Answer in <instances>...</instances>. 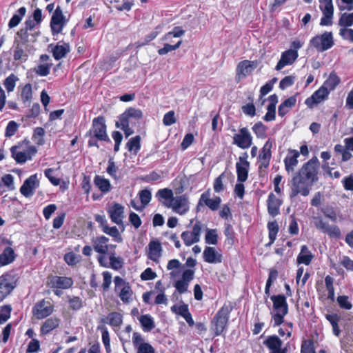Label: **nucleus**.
<instances>
[{
  "mask_svg": "<svg viewBox=\"0 0 353 353\" xmlns=\"http://www.w3.org/2000/svg\"><path fill=\"white\" fill-rule=\"evenodd\" d=\"M300 156L299 151L290 150L284 159L285 170L290 173L294 172L295 167L298 164V158Z\"/></svg>",
  "mask_w": 353,
  "mask_h": 353,
  "instance_id": "28",
  "label": "nucleus"
},
{
  "mask_svg": "<svg viewBox=\"0 0 353 353\" xmlns=\"http://www.w3.org/2000/svg\"><path fill=\"white\" fill-rule=\"evenodd\" d=\"M130 123L127 121L119 120L116 122L117 128H121L125 133L126 137H128L134 133V130L130 127Z\"/></svg>",
  "mask_w": 353,
  "mask_h": 353,
  "instance_id": "61",
  "label": "nucleus"
},
{
  "mask_svg": "<svg viewBox=\"0 0 353 353\" xmlns=\"http://www.w3.org/2000/svg\"><path fill=\"white\" fill-rule=\"evenodd\" d=\"M156 196L161 202H162V199L165 200L163 202H169L171 201L172 199L175 197L173 195L172 190L169 188H163L159 190L156 194Z\"/></svg>",
  "mask_w": 353,
  "mask_h": 353,
  "instance_id": "46",
  "label": "nucleus"
},
{
  "mask_svg": "<svg viewBox=\"0 0 353 353\" xmlns=\"http://www.w3.org/2000/svg\"><path fill=\"white\" fill-rule=\"evenodd\" d=\"M252 129L257 138L264 139L266 137L268 128L262 122L256 123Z\"/></svg>",
  "mask_w": 353,
  "mask_h": 353,
  "instance_id": "49",
  "label": "nucleus"
},
{
  "mask_svg": "<svg viewBox=\"0 0 353 353\" xmlns=\"http://www.w3.org/2000/svg\"><path fill=\"white\" fill-rule=\"evenodd\" d=\"M11 307L10 305H4L1 307L0 311V325L4 323L10 317Z\"/></svg>",
  "mask_w": 353,
  "mask_h": 353,
  "instance_id": "62",
  "label": "nucleus"
},
{
  "mask_svg": "<svg viewBox=\"0 0 353 353\" xmlns=\"http://www.w3.org/2000/svg\"><path fill=\"white\" fill-rule=\"evenodd\" d=\"M32 312L36 319H43L52 314L54 306L50 302L42 299L35 303Z\"/></svg>",
  "mask_w": 353,
  "mask_h": 353,
  "instance_id": "12",
  "label": "nucleus"
},
{
  "mask_svg": "<svg viewBox=\"0 0 353 353\" xmlns=\"http://www.w3.org/2000/svg\"><path fill=\"white\" fill-rule=\"evenodd\" d=\"M256 61L243 60L240 61L236 69V79L241 81L250 75L257 67Z\"/></svg>",
  "mask_w": 353,
  "mask_h": 353,
  "instance_id": "16",
  "label": "nucleus"
},
{
  "mask_svg": "<svg viewBox=\"0 0 353 353\" xmlns=\"http://www.w3.org/2000/svg\"><path fill=\"white\" fill-rule=\"evenodd\" d=\"M32 98V88L30 83L26 84L21 89V99L25 105H29Z\"/></svg>",
  "mask_w": 353,
  "mask_h": 353,
  "instance_id": "43",
  "label": "nucleus"
},
{
  "mask_svg": "<svg viewBox=\"0 0 353 353\" xmlns=\"http://www.w3.org/2000/svg\"><path fill=\"white\" fill-rule=\"evenodd\" d=\"M39 186V181L37 174H34L25 180L23 184L20 188V192L26 197L32 196L34 191Z\"/></svg>",
  "mask_w": 353,
  "mask_h": 353,
  "instance_id": "19",
  "label": "nucleus"
},
{
  "mask_svg": "<svg viewBox=\"0 0 353 353\" xmlns=\"http://www.w3.org/2000/svg\"><path fill=\"white\" fill-rule=\"evenodd\" d=\"M314 226L322 232L327 234L330 238L339 239L341 236L340 228L336 225H330L327 221H325L321 216L313 217Z\"/></svg>",
  "mask_w": 353,
  "mask_h": 353,
  "instance_id": "8",
  "label": "nucleus"
},
{
  "mask_svg": "<svg viewBox=\"0 0 353 353\" xmlns=\"http://www.w3.org/2000/svg\"><path fill=\"white\" fill-rule=\"evenodd\" d=\"M319 166V160L314 157L304 163L294 175L314 184L318 181Z\"/></svg>",
  "mask_w": 353,
  "mask_h": 353,
  "instance_id": "3",
  "label": "nucleus"
},
{
  "mask_svg": "<svg viewBox=\"0 0 353 353\" xmlns=\"http://www.w3.org/2000/svg\"><path fill=\"white\" fill-rule=\"evenodd\" d=\"M115 291L121 300L124 303H129L132 300L133 292L129 283L126 282L121 277L117 276L114 279Z\"/></svg>",
  "mask_w": 353,
  "mask_h": 353,
  "instance_id": "7",
  "label": "nucleus"
},
{
  "mask_svg": "<svg viewBox=\"0 0 353 353\" xmlns=\"http://www.w3.org/2000/svg\"><path fill=\"white\" fill-rule=\"evenodd\" d=\"M94 183L102 193H107L111 189L110 181L100 175H96L94 176Z\"/></svg>",
  "mask_w": 353,
  "mask_h": 353,
  "instance_id": "37",
  "label": "nucleus"
},
{
  "mask_svg": "<svg viewBox=\"0 0 353 353\" xmlns=\"http://www.w3.org/2000/svg\"><path fill=\"white\" fill-rule=\"evenodd\" d=\"M52 63L39 64L34 68V71L40 77H46L49 74Z\"/></svg>",
  "mask_w": 353,
  "mask_h": 353,
  "instance_id": "55",
  "label": "nucleus"
},
{
  "mask_svg": "<svg viewBox=\"0 0 353 353\" xmlns=\"http://www.w3.org/2000/svg\"><path fill=\"white\" fill-rule=\"evenodd\" d=\"M273 303L274 312L272 313L273 326H279L283 322L284 316L288 312L286 298L283 294L272 295L270 297Z\"/></svg>",
  "mask_w": 353,
  "mask_h": 353,
  "instance_id": "2",
  "label": "nucleus"
},
{
  "mask_svg": "<svg viewBox=\"0 0 353 353\" xmlns=\"http://www.w3.org/2000/svg\"><path fill=\"white\" fill-rule=\"evenodd\" d=\"M249 100L251 103H249L242 107L243 112L248 116L254 117L256 114V108L253 103V98L249 97Z\"/></svg>",
  "mask_w": 353,
  "mask_h": 353,
  "instance_id": "63",
  "label": "nucleus"
},
{
  "mask_svg": "<svg viewBox=\"0 0 353 353\" xmlns=\"http://www.w3.org/2000/svg\"><path fill=\"white\" fill-rule=\"evenodd\" d=\"M232 143L241 149H248L252 145V136L249 130L244 127L239 130L232 138Z\"/></svg>",
  "mask_w": 353,
  "mask_h": 353,
  "instance_id": "10",
  "label": "nucleus"
},
{
  "mask_svg": "<svg viewBox=\"0 0 353 353\" xmlns=\"http://www.w3.org/2000/svg\"><path fill=\"white\" fill-rule=\"evenodd\" d=\"M70 52V46L68 43L57 44L52 50V54L56 60H59L66 56Z\"/></svg>",
  "mask_w": 353,
  "mask_h": 353,
  "instance_id": "38",
  "label": "nucleus"
},
{
  "mask_svg": "<svg viewBox=\"0 0 353 353\" xmlns=\"http://www.w3.org/2000/svg\"><path fill=\"white\" fill-rule=\"evenodd\" d=\"M263 343L270 350V353L278 352L283 345V341L275 334L268 336Z\"/></svg>",
  "mask_w": 353,
  "mask_h": 353,
  "instance_id": "29",
  "label": "nucleus"
},
{
  "mask_svg": "<svg viewBox=\"0 0 353 353\" xmlns=\"http://www.w3.org/2000/svg\"><path fill=\"white\" fill-rule=\"evenodd\" d=\"M296 103V96H292L283 101L279 106V116L283 117L290 111V110L295 105Z\"/></svg>",
  "mask_w": 353,
  "mask_h": 353,
  "instance_id": "33",
  "label": "nucleus"
},
{
  "mask_svg": "<svg viewBox=\"0 0 353 353\" xmlns=\"http://www.w3.org/2000/svg\"><path fill=\"white\" fill-rule=\"evenodd\" d=\"M314 256L309 250L307 245H303L301 248V251L297 256L296 262L299 264H304L305 265H309Z\"/></svg>",
  "mask_w": 353,
  "mask_h": 353,
  "instance_id": "31",
  "label": "nucleus"
},
{
  "mask_svg": "<svg viewBox=\"0 0 353 353\" xmlns=\"http://www.w3.org/2000/svg\"><path fill=\"white\" fill-rule=\"evenodd\" d=\"M13 57L15 61L25 62L28 59V54L24 52L21 46L17 44L14 50Z\"/></svg>",
  "mask_w": 353,
  "mask_h": 353,
  "instance_id": "56",
  "label": "nucleus"
},
{
  "mask_svg": "<svg viewBox=\"0 0 353 353\" xmlns=\"http://www.w3.org/2000/svg\"><path fill=\"white\" fill-rule=\"evenodd\" d=\"M66 19L59 6L55 9L50 20V28L52 35L61 33L66 24Z\"/></svg>",
  "mask_w": 353,
  "mask_h": 353,
  "instance_id": "13",
  "label": "nucleus"
},
{
  "mask_svg": "<svg viewBox=\"0 0 353 353\" xmlns=\"http://www.w3.org/2000/svg\"><path fill=\"white\" fill-rule=\"evenodd\" d=\"M109 261L110 267L115 270L121 269L123 265V259L120 256H117L114 252L109 253Z\"/></svg>",
  "mask_w": 353,
  "mask_h": 353,
  "instance_id": "47",
  "label": "nucleus"
},
{
  "mask_svg": "<svg viewBox=\"0 0 353 353\" xmlns=\"http://www.w3.org/2000/svg\"><path fill=\"white\" fill-rule=\"evenodd\" d=\"M221 203V199L219 196L211 198V190L208 189L201 195L199 201V205H206L210 210L216 211L219 209Z\"/></svg>",
  "mask_w": 353,
  "mask_h": 353,
  "instance_id": "18",
  "label": "nucleus"
},
{
  "mask_svg": "<svg viewBox=\"0 0 353 353\" xmlns=\"http://www.w3.org/2000/svg\"><path fill=\"white\" fill-rule=\"evenodd\" d=\"M171 311L176 314L181 316L182 317L190 312L188 305L186 304H182L180 305H174L171 307Z\"/></svg>",
  "mask_w": 353,
  "mask_h": 353,
  "instance_id": "59",
  "label": "nucleus"
},
{
  "mask_svg": "<svg viewBox=\"0 0 353 353\" xmlns=\"http://www.w3.org/2000/svg\"><path fill=\"white\" fill-rule=\"evenodd\" d=\"M37 152L36 147L30 145L28 141L19 143L10 148L12 157L19 164H23L27 161L31 160Z\"/></svg>",
  "mask_w": 353,
  "mask_h": 353,
  "instance_id": "1",
  "label": "nucleus"
},
{
  "mask_svg": "<svg viewBox=\"0 0 353 353\" xmlns=\"http://www.w3.org/2000/svg\"><path fill=\"white\" fill-rule=\"evenodd\" d=\"M273 142L271 139H268L259 154V159L260 162V167L268 168L272 157L271 149L272 148Z\"/></svg>",
  "mask_w": 353,
  "mask_h": 353,
  "instance_id": "25",
  "label": "nucleus"
},
{
  "mask_svg": "<svg viewBox=\"0 0 353 353\" xmlns=\"http://www.w3.org/2000/svg\"><path fill=\"white\" fill-rule=\"evenodd\" d=\"M339 83L340 78L334 72H332L330 74L328 78L325 81L322 85L331 92L335 89Z\"/></svg>",
  "mask_w": 353,
  "mask_h": 353,
  "instance_id": "40",
  "label": "nucleus"
},
{
  "mask_svg": "<svg viewBox=\"0 0 353 353\" xmlns=\"http://www.w3.org/2000/svg\"><path fill=\"white\" fill-rule=\"evenodd\" d=\"M268 229L269 232L270 243L272 244L276 239L279 232V225L276 221L269 222L268 223Z\"/></svg>",
  "mask_w": 353,
  "mask_h": 353,
  "instance_id": "50",
  "label": "nucleus"
},
{
  "mask_svg": "<svg viewBox=\"0 0 353 353\" xmlns=\"http://www.w3.org/2000/svg\"><path fill=\"white\" fill-rule=\"evenodd\" d=\"M230 311L227 307H222L214 318V330L216 336H219L225 330L228 319Z\"/></svg>",
  "mask_w": 353,
  "mask_h": 353,
  "instance_id": "11",
  "label": "nucleus"
},
{
  "mask_svg": "<svg viewBox=\"0 0 353 353\" xmlns=\"http://www.w3.org/2000/svg\"><path fill=\"white\" fill-rule=\"evenodd\" d=\"M148 258L157 261L161 255V245L159 241H151L149 243Z\"/></svg>",
  "mask_w": 353,
  "mask_h": 353,
  "instance_id": "35",
  "label": "nucleus"
},
{
  "mask_svg": "<svg viewBox=\"0 0 353 353\" xmlns=\"http://www.w3.org/2000/svg\"><path fill=\"white\" fill-rule=\"evenodd\" d=\"M299 57L298 52L295 50H285L282 52L281 59L277 63L275 69L276 70H281L286 65H292Z\"/></svg>",
  "mask_w": 353,
  "mask_h": 353,
  "instance_id": "22",
  "label": "nucleus"
},
{
  "mask_svg": "<svg viewBox=\"0 0 353 353\" xmlns=\"http://www.w3.org/2000/svg\"><path fill=\"white\" fill-rule=\"evenodd\" d=\"M181 43H182L181 40L178 41L174 45H170L169 43H165V44H164L163 48H160L158 50V54L159 55H165L170 52H172L173 50L178 49L180 47V46L181 45Z\"/></svg>",
  "mask_w": 353,
  "mask_h": 353,
  "instance_id": "57",
  "label": "nucleus"
},
{
  "mask_svg": "<svg viewBox=\"0 0 353 353\" xmlns=\"http://www.w3.org/2000/svg\"><path fill=\"white\" fill-rule=\"evenodd\" d=\"M94 250L100 254H105L109 251V239L105 236H99L92 241Z\"/></svg>",
  "mask_w": 353,
  "mask_h": 353,
  "instance_id": "26",
  "label": "nucleus"
},
{
  "mask_svg": "<svg viewBox=\"0 0 353 353\" xmlns=\"http://www.w3.org/2000/svg\"><path fill=\"white\" fill-rule=\"evenodd\" d=\"M139 321L144 332H150L155 327L154 319L150 314L140 316Z\"/></svg>",
  "mask_w": 353,
  "mask_h": 353,
  "instance_id": "39",
  "label": "nucleus"
},
{
  "mask_svg": "<svg viewBox=\"0 0 353 353\" xmlns=\"http://www.w3.org/2000/svg\"><path fill=\"white\" fill-rule=\"evenodd\" d=\"M203 259L209 263H219L222 261V255L213 247H206L203 252Z\"/></svg>",
  "mask_w": 353,
  "mask_h": 353,
  "instance_id": "30",
  "label": "nucleus"
},
{
  "mask_svg": "<svg viewBox=\"0 0 353 353\" xmlns=\"http://www.w3.org/2000/svg\"><path fill=\"white\" fill-rule=\"evenodd\" d=\"M301 353H316L313 341L311 340L304 341L301 345Z\"/></svg>",
  "mask_w": 353,
  "mask_h": 353,
  "instance_id": "64",
  "label": "nucleus"
},
{
  "mask_svg": "<svg viewBox=\"0 0 353 353\" xmlns=\"http://www.w3.org/2000/svg\"><path fill=\"white\" fill-rule=\"evenodd\" d=\"M163 205L179 215H185L190 210V201L186 195L176 196L169 202H163Z\"/></svg>",
  "mask_w": 353,
  "mask_h": 353,
  "instance_id": "5",
  "label": "nucleus"
},
{
  "mask_svg": "<svg viewBox=\"0 0 353 353\" xmlns=\"http://www.w3.org/2000/svg\"><path fill=\"white\" fill-rule=\"evenodd\" d=\"M26 13V8L25 7H21L17 12L10 19L8 26L10 28H12L19 25L22 20L23 17Z\"/></svg>",
  "mask_w": 353,
  "mask_h": 353,
  "instance_id": "42",
  "label": "nucleus"
},
{
  "mask_svg": "<svg viewBox=\"0 0 353 353\" xmlns=\"http://www.w3.org/2000/svg\"><path fill=\"white\" fill-rule=\"evenodd\" d=\"M282 201L273 193L268 195L267 200L268 211L270 215L274 217L280 213V207Z\"/></svg>",
  "mask_w": 353,
  "mask_h": 353,
  "instance_id": "27",
  "label": "nucleus"
},
{
  "mask_svg": "<svg viewBox=\"0 0 353 353\" xmlns=\"http://www.w3.org/2000/svg\"><path fill=\"white\" fill-rule=\"evenodd\" d=\"M19 81V78L14 74H10L3 81V85L8 91L11 92L14 90L17 81Z\"/></svg>",
  "mask_w": 353,
  "mask_h": 353,
  "instance_id": "51",
  "label": "nucleus"
},
{
  "mask_svg": "<svg viewBox=\"0 0 353 353\" xmlns=\"http://www.w3.org/2000/svg\"><path fill=\"white\" fill-rule=\"evenodd\" d=\"M205 241L209 245H216L218 243V234L216 229L207 228L205 230Z\"/></svg>",
  "mask_w": 353,
  "mask_h": 353,
  "instance_id": "48",
  "label": "nucleus"
},
{
  "mask_svg": "<svg viewBox=\"0 0 353 353\" xmlns=\"http://www.w3.org/2000/svg\"><path fill=\"white\" fill-rule=\"evenodd\" d=\"M141 137L140 136H136L130 139L126 144V148L130 152L137 154L141 148Z\"/></svg>",
  "mask_w": 353,
  "mask_h": 353,
  "instance_id": "44",
  "label": "nucleus"
},
{
  "mask_svg": "<svg viewBox=\"0 0 353 353\" xmlns=\"http://www.w3.org/2000/svg\"><path fill=\"white\" fill-rule=\"evenodd\" d=\"M334 44L333 34L331 32L316 35L310 41V45L321 52L330 49Z\"/></svg>",
  "mask_w": 353,
  "mask_h": 353,
  "instance_id": "4",
  "label": "nucleus"
},
{
  "mask_svg": "<svg viewBox=\"0 0 353 353\" xmlns=\"http://www.w3.org/2000/svg\"><path fill=\"white\" fill-rule=\"evenodd\" d=\"M139 198L144 208L151 201L152 194L151 192L147 189L143 190L139 193Z\"/></svg>",
  "mask_w": 353,
  "mask_h": 353,
  "instance_id": "60",
  "label": "nucleus"
},
{
  "mask_svg": "<svg viewBox=\"0 0 353 353\" xmlns=\"http://www.w3.org/2000/svg\"><path fill=\"white\" fill-rule=\"evenodd\" d=\"M102 231L110 235V236L114 238V241L117 243H121L123 241V239L115 226L109 227L108 225H103L102 228Z\"/></svg>",
  "mask_w": 353,
  "mask_h": 353,
  "instance_id": "45",
  "label": "nucleus"
},
{
  "mask_svg": "<svg viewBox=\"0 0 353 353\" xmlns=\"http://www.w3.org/2000/svg\"><path fill=\"white\" fill-rule=\"evenodd\" d=\"M103 321L112 327H119L122 323L123 317L120 313L114 312L110 313Z\"/></svg>",
  "mask_w": 353,
  "mask_h": 353,
  "instance_id": "41",
  "label": "nucleus"
},
{
  "mask_svg": "<svg viewBox=\"0 0 353 353\" xmlns=\"http://www.w3.org/2000/svg\"><path fill=\"white\" fill-rule=\"evenodd\" d=\"M16 258L14 250L8 246L6 247L0 254V266L7 265L12 263Z\"/></svg>",
  "mask_w": 353,
  "mask_h": 353,
  "instance_id": "34",
  "label": "nucleus"
},
{
  "mask_svg": "<svg viewBox=\"0 0 353 353\" xmlns=\"http://www.w3.org/2000/svg\"><path fill=\"white\" fill-rule=\"evenodd\" d=\"M185 34V31L179 26L174 27V29L166 33L162 38L163 41H170L172 37H181Z\"/></svg>",
  "mask_w": 353,
  "mask_h": 353,
  "instance_id": "54",
  "label": "nucleus"
},
{
  "mask_svg": "<svg viewBox=\"0 0 353 353\" xmlns=\"http://www.w3.org/2000/svg\"><path fill=\"white\" fill-rule=\"evenodd\" d=\"M203 224L196 221L193 225L192 231H184L181 233V237L186 246L198 243L200 241Z\"/></svg>",
  "mask_w": 353,
  "mask_h": 353,
  "instance_id": "9",
  "label": "nucleus"
},
{
  "mask_svg": "<svg viewBox=\"0 0 353 353\" xmlns=\"http://www.w3.org/2000/svg\"><path fill=\"white\" fill-rule=\"evenodd\" d=\"M320 3L319 8L323 13L321 19L320 25L328 26L332 24L334 14V7L332 0H319Z\"/></svg>",
  "mask_w": 353,
  "mask_h": 353,
  "instance_id": "14",
  "label": "nucleus"
},
{
  "mask_svg": "<svg viewBox=\"0 0 353 353\" xmlns=\"http://www.w3.org/2000/svg\"><path fill=\"white\" fill-rule=\"evenodd\" d=\"M60 323V319L57 317H50L46 319L41 327V333L47 334L57 328Z\"/></svg>",
  "mask_w": 353,
  "mask_h": 353,
  "instance_id": "32",
  "label": "nucleus"
},
{
  "mask_svg": "<svg viewBox=\"0 0 353 353\" xmlns=\"http://www.w3.org/2000/svg\"><path fill=\"white\" fill-rule=\"evenodd\" d=\"M90 133L93 134L94 137L100 141H109L106 132L105 119L103 117H98L93 119Z\"/></svg>",
  "mask_w": 353,
  "mask_h": 353,
  "instance_id": "15",
  "label": "nucleus"
},
{
  "mask_svg": "<svg viewBox=\"0 0 353 353\" xmlns=\"http://www.w3.org/2000/svg\"><path fill=\"white\" fill-rule=\"evenodd\" d=\"M143 117V112L141 110L130 108L127 109L119 117V120L127 121L132 125L137 122H139Z\"/></svg>",
  "mask_w": 353,
  "mask_h": 353,
  "instance_id": "24",
  "label": "nucleus"
},
{
  "mask_svg": "<svg viewBox=\"0 0 353 353\" xmlns=\"http://www.w3.org/2000/svg\"><path fill=\"white\" fill-rule=\"evenodd\" d=\"M339 25L343 28H346V27H349L353 25V12L352 13H347L345 12L341 14L339 20Z\"/></svg>",
  "mask_w": 353,
  "mask_h": 353,
  "instance_id": "53",
  "label": "nucleus"
},
{
  "mask_svg": "<svg viewBox=\"0 0 353 353\" xmlns=\"http://www.w3.org/2000/svg\"><path fill=\"white\" fill-rule=\"evenodd\" d=\"M330 92L329 90L321 85L311 97L306 99L305 103L307 107L312 108L314 105L327 99Z\"/></svg>",
  "mask_w": 353,
  "mask_h": 353,
  "instance_id": "20",
  "label": "nucleus"
},
{
  "mask_svg": "<svg viewBox=\"0 0 353 353\" xmlns=\"http://www.w3.org/2000/svg\"><path fill=\"white\" fill-rule=\"evenodd\" d=\"M19 128V125L14 121L8 122L5 131L6 137H11L15 134Z\"/></svg>",
  "mask_w": 353,
  "mask_h": 353,
  "instance_id": "58",
  "label": "nucleus"
},
{
  "mask_svg": "<svg viewBox=\"0 0 353 353\" xmlns=\"http://www.w3.org/2000/svg\"><path fill=\"white\" fill-rule=\"evenodd\" d=\"M110 218L114 223L121 225H123L124 218V208L119 203H114L108 210Z\"/></svg>",
  "mask_w": 353,
  "mask_h": 353,
  "instance_id": "23",
  "label": "nucleus"
},
{
  "mask_svg": "<svg viewBox=\"0 0 353 353\" xmlns=\"http://www.w3.org/2000/svg\"><path fill=\"white\" fill-rule=\"evenodd\" d=\"M312 185L313 183L311 182L293 175L292 179L290 196L294 197L298 194L303 196H307L310 194Z\"/></svg>",
  "mask_w": 353,
  "mask_h": 353,
  "instance_id": "6",
  "label": "nucleus"
},
{
  "mask_svg": "<svg viewBox=\"0 0 353 353\" xmlns=\"http://www.w3.org/2000/svg\"><path fill=\"white\" fill-rule=\"evenodd\" d=\"M98 330L101 331L102 341L107 352H110V339L108 328L104 325H99Z\"/></svg>",
  "mask_w": 353,
  "mask_h": 353,
  "instance_id": "52",
  "label": "nucleus"
},
{
  "mask_svg": "<svg viewBox=\"0 0 353 353\" xmlns=\"http://www.w3.org/2000/svg\"><path fill=\"white\" fill-rule=\"evenodd\" d=\"M14 287V283L7 279L0 281V302L12 291Z\"/></svg>",
  "mask_w": 353,
  "mask_h": 353,
  "instance_id": "36",
  "label": "nucleus"
},
{
  "mask_svg": "<svg viewBox=\"0 0 353 353\" xmlns=\"http://www.w3.org/2000/svg\"><path fill=\"white\" fill-rule=\"evenodd\" d=\"M73 285L70 277L51 276L48 278V285L54 289H68Z\"/></svg>",
  "mask_w": 353,
  "mask_h": 353,
  "instance_id": "21",
  "label": "nucleus"
},
{
  "mask_svg": "<svg viewBox=\"0 0 353 353\" xmlns=\"http://www.w3.org/2000/svg\"><path fill=\"white\" fill-rule=\"evenodd\" d=\"M248 153L244 152L239 157V161L236 163L238 182H245L248 178L250 163L248 161Z\"/></svg>",
  "mask_w": 353,
  "mask_h": 353,
  "instance_id": "17",
  "label": "nucleus"
}]
</instances>
